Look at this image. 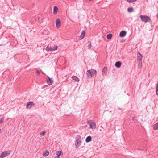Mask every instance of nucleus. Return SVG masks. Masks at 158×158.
<instances>
[{
  "label": "nucleus",
  "mask_w": 158,
  "mask_h": 158,
  "mask_svg": "<svg viewBox=\"0 0 158 158\" xmlns=\"http://www.w3.org/2000/svg\"><path fill=\"white\" fill-rule=\"evenodd\" d=\"M58 10V8L56 6H54L53 8V14H56L57 13Z\"/></svg>",
  "instance_id": "nucleus-15"
},
{
  "label": "nucleus",
  "mask_w": 158,
  "mask_h": 158,
  "mask_svg": "<svg viewBox=\"0 0 158 158\" xmlns=\"http://www.w3.org/2000/svg\"><path fill=\"white\" fill-rule=\"evenodd\" d=\"M40 18L39 17L38 18V21H40Z\"/></svg>",
  "instance_id": "nucleus-32"
},
{
  "label": "nucleus",
  "mask_w": 158,
  "mask_h": 158,
  "mask_svg": "<svg viewBox=\"0 0 158 158\" xmlns=\"http://www.w3.org/2000/svg\"><path fill=\"white\" fill-rule=\"evenodd\" d=\"M90 70L91 71L93 75L96 73V71L95 69H92Z\"/></svg>",
  "instance_id": "nucleus-21"
},
{
  "label": "nucleus",
  "mask_w": 158,
  "mask_h": 158,
  "mask_svg": "<svg viewBox=\"0 0 158 158\" xmlns=\"http://www.w3.org/2000/svg\"><path fill=\"white\" fill-rule=\"evenodd\" d=\"M10 152V150L7 151H4L2 152L0 156V158H3L4 157L7 156Z\"/></svg>",
  "instance_id": "nucleus-3"
},
{
  "label": "nucleus",
  "mask_w": 158,
  "mask_h": 158,
  "mask_svg": "<svg viewBox=\"0 0 158 158\" xmlns=\"http://www.w3.org/2000/svg\"><path fill=\"white\" fill-rule=\"evenodd\" d=\"M61 21L60 19H58L56 21V27H60L61 26Z\"/></svg>",
  "instance_id": "nucleus-7"
},
{
  "label": "nucleus",
  "mask_w": 158,
  "mask_h": 158,
  "mask_svg": "<svg viewBox=\"0 0 158 158\" xmlns=\"http://www.w3.org/2000/svg\"><path fill=\"white\" fill-rule=\"evenodd\" d=\"M72 78L75 81H79V78L76 76H73Z\"/></svg>",
  "instance_id": "nucleus-18"
},
{
  "label": "nucleus",
  "mask_w": 158,
  "mask_h": 158,
  "mask_svg": "<svg viewBox=\"0 0 158 158\" xmlns=\"http://www.w3.org/2000/svg\"><path fill=\"white\" fill-rule=\"evenodd\" d=\"M45 133H46V132L45 131L42 132V133H41L40 134V136L42 137V136H43L44 135H45Z\"/></svg>",
  "instance_id": "nucleus-26"
},
{
  "label": "nucleus",
  "mask_w": 158,
  "mask_h": 158,
  "mask_svg": "<svg viewBox=\"0 0 158 158\" xmlns=\"http://www.w3.org/2000/svg\"><path fill=\"white\" fill-rule=\"evenodd\" d=\"M54 158H60V157L59 156H57L55 157Z\"/></svg>",
  "instance_id": "nucleus-31"
},
{
  "label": "nucleus",
  "mask_w": 158,
  "mask_h": 158,
  "mask_svg": "<svg viewBox=\"0 0 158 158\" xmlns=\"http://www.w3.org/2000/svg\"><path fill=\"white\" fill-rule=\"evenodd\" d=\"M1 133V129H0V134Z\"/></svg>",
  "instance_id": "nucleus-35"
},
{
  "label": "nucleus",
  "mask_w": 158,
  "mask_h": 158,
  "mask_svg": "<svg viewBox=\"0 0 158 158\" xmlns=\"http://www.w3.org/2000/svg\"><path fill=\"white\" fill-rule=\"evenodd\" d=\"M106 37L108 39L110 40L112 38V35L111 34H109L107 35Z\"/></svg>",
  "instance_id": "nucleus-20"
},
{
  "label": "nucleus",
  "mask_w": 158,
  "mask_h": 158,
  "mask_svg": "<svg viewBox=\"0 0 158 158\" xmlns=\"http://www.w3.org/2000/svg\"><path fill=\"white\" fill-rule=\"evenodd\" d=\"M134 118H133V120H134Z\"/></svg>",
  "instance_id": "nucleus-36"
},
{
  "label": "nucleus",
  "mask_w": 158,
  "mask_h": 158,
  "mask_svg": "<svg viewBox=\"0 0 158 158\" xmlns=\"http://www.w3.org/2000/svg\"><path fill=\"white\" fill-rule=\"evenodd\" d=\"M91 0H89V1H91Z\"/></svg>",
  "instance_id": "nucleus-38"
},
{
  "label": "nucleus",
  "mask_w": 158,
  "mask_h": 158,
  "mask_svg": "<svg viewBox=\"0 0 158 158\" xmlns=\"http://www.w3.org/2000/svg\"><path fill=\"white\" fill-rule=\"evenodd\" d=\"M153 129L154 130L158 129V122L153 125Z\"/></svg>",
  "instance_id": "nucleus-16"
},
{
  "label": "nucleus",
  "mask_w": 158,
  "mask_h": 158,
  "mask_svg": "<svg viewBox=\"0 0 158 158\" xmlns=\"http://www.w3.org/2000/svg\"><path fill=\"white\" fill-rule=\"evenodd\" d=\"M88 43L89 44L88 45V48L89 49H90L92 47L91 42L90 41H89L88 42Z\"/></svg>",
  "instance_id": "nucleus-24"
},
{
  "label": "nucleus",
  "mask_w": 158,
  "mask_h": 158,
  "mask_svg": "<svg viewBox=\"0 0 158 158\" xmlns=\"http://www.w3.org/2000/svg\"><path fill=\"white\" fill-rule=\"evenodd\" d=\"M35 104L32 101L28 102L27 104L26 108L27 109H31L32 107L34 106Z\"/></svg>",
  "instance_id": "nucleus-5"
},
{
  "label": "nucleus",
  "mask_w": 158,
  "mask_h": 158,
  "mask_svg": "<svg viewBox=\"0 0 158 158\" xmlns=\"http://www.w3.org/2000/svg\"><path fill=\"white\" fill-rule=\"evenodd\" d=\"M4 119V118H3L0 120V123H2Z\"/></svg>",
  "instance_id": "nucleus-29"
},
{
  "label": "nucleus",
  "mask_w": 158,
  "mask_h": 158,
  "mask_svg": "<svg viewBox=\"0 0 158 158\" xmlns=\"http://www.w3.org/2000/svg\"><path fill=\"white\" fill-rule=\"evenodd\" d=\"M61 153V151H58L56 152V155L59 156H60Z\"/></svg>",
  "instance_id": "nucleus-25"
},
{
  "label": "nucleus",
  "mask_w": 158,
  "mask_h": 158,
  "mask_svg": "<svg viewBox=\"0 0 158 158\" xmlns=\"http://www.w3.org/2000/svg\"><path fill=\"white\" fill-rule=\"evenodd\" d=\"M156 95H158V83L157 84L156 89Z\"/></svg>",
  "instance_id": "nucleus-22"
},
{
  "label": "nucleus",
  "mask_w": 158,
  "mask_h": 158,
  "mask_svg": "<svg viewBox=\"0 0 158 158\" xmlns=\"http://www.w3.org/2000/svg\"><path fill=\"white\" fill-rule=\"evenodd\" d=\"M76 138L77 139L75 143V145L76 146V148H77L80 145L81 140L80 136L79 135H78Z\"/></svg>",
  "instance_id": "nucleus-1"
},
{
  "label": "nucleus",
  "mask_w": 158,
  "mask_h": 158,
  "mask_svg": "<svg viewBox=\"0 0 158 158\" xmlns=\"http://www.w3.org/2000/svg\"><path fill=\"white\" fill-rule=\"evenodd\" d=\"M141 62L142 61H139V63L138 65L139 67L140 68L142 66Z\"/></svg>",
  "instance_id": "nucleus-28"
},
{
  "label": "nucleus",
  "mask_w": 158,
  "mask_h": 158,
  "mask_svg": "<svg viewBox=\"0 0 158 158\" xmlns=\"http://www.w3.org/2000/svg\"><path fill=\"white\" fill-rule=\"evenodd\" d=\"M49 152L48 151L46 150L43 153V156H47L49 155Z\"/></svg>",
  "instance_id": "nucleus-19"
},
{
  "label": "nucleus",
  "mask_w": 158,
  "mask_h": 158,
  "mask_svg": "<svg viewBox=\"0 0 158 158\" xmlns=\"http://www.w3.org/2000/svg\"><path fill=\"white\" fill-rule=\"evenodd\" d=\"M48 79L47 80V83L49 85H52L53 83V81L48 76H47Z\"/></svg>",
  "instance_id": "nucleus-8"
},
{
  "label": "nucleus",
  "mask_w": 158,
  "mask_h": 158,
  "mask_svg": "<svg viewBox=\"0 0 158 158\" xmlns=\"http://www.w3.org/2000/svg\"><path fill=\"white\" fill-rule=\"evenodd\" d=\"M92 140V137L90 136H88L85 139V141L87 143L90 142Z\"/></svg>",
  "instance_id": "nucleus-14"
},
{
  "label": "nucleus",
  "mask_w": 158,
  "mask_h": 158,
  "mask_svg": "<svg viewBox=\"0 0 158 158\" xmlns=\"http://www.w3.org/2000/svg\"><path fill=\"white\" fill-rule=\"evenodd\" d=\"M86 74L89 78H90L92 77L93 75L90 70H88L86 72Z\"/></svg>",
  "instance_id": "nucleus-10"
},
{
  "label": "nucleus",
  "mask_w": 158,
  "mask_h": 158,
  "mask_svg": "<svg viewBox=\"0 0 158 158\" xmlns=\"http://www.w3.org/2000/svg\"><path fill=\"white\" fill-rule=\"evenodd\" d=\"M150 20V18L149 17V20Z\"/></svg>",
  "instance_id": "nucleus-34"
},
{
  "label": "nucleus",
  "mask_w": 158,
  "mask_h": 158,
  "mask_svg": "<svg viewBox=\"0 0 158 158\" xmlns=\"http://www.w3.org/2000/svg\"><path fill=\"white\" fill-rule=\"evenodd\" d=\"M58 48V46H55L53 47H49L48 46L46 48V50L47 51H52L57 50Z\"/></svg>",
  "instance_id": "nucleus-4"
},
{
  "label": "nucleus",
  "mask_w": 158,
  "mask_h": 158,
  "mask_svg": "<svg viewBox=\"0 0 158 158\" xmlns=\"http://www.w3.org/2000/svg\"><path fill=\"white\" fill-rule=\"evenodd\" d=\"M36 73H37V74L38 75H39L40 74V72H39V71L38 70H37L36 71Z\"/></svg>",
  "instance_id": "nucleus-30"
},
{
  "label": "nucleus",
  "mask_w": 158,
  "mask_h": 158,
  "mask_svg": "<svg viewBox=\"0 0 158 158\" xmlns=\"http://www.w3.org/2000/svg\"><path fill=\"white\" fill-rule=\"evenodd\" d=\"M137 0H127V1L129 3H132L136 1Z\"/></svg>",
  "instance_id": "nucleus-27"
},
{
  "label": "nucleus",
  "mask_w": 158,
  "mask_h": 158,
  "mask_svg": "<svg viewBox=\"0 0 158 158\" xmlns=\"http://www.w3.org/2000/svg\"><path fill=\"white\" fill-rule=\"evenodd\" d=\"M42 73H43V74H44V73L42 72Z\"/></svg>",
  "instance_id": "nucleus-37"
},
{
  "label": "nucleus",
  "mask_w": 158,
  "mask_h": 158,
  "mask_svg": "<svg viewBox=\"0 0 158 158\" xmlns=\"http://www.w3.org/2000/svg\"><path fill=\"white\" fill-rule=\"evenodd\" d=\"M127 11L129 12H131L133 11V8L132 7L128 8L127 9Z\"/></svg>",
  "instance_id": "nucleus-23"
},
{
  "label": "nucleus",
  "mask_w": 158,
  "mask_h": 158,
  "mask_svg": "<svg viewBox=\"0 0 158 158\" xmlns=\"http://www.w3.org/2000/svg\"><path fill=\"white\" fill-rule=\"evenodd\" d=\"M126 31H122L120 32L119 36L121 37H123L126 35Z\"/></svg>",
  "instance_id": "nucleus-11"
},
{
  "label": "nucleus",
  "mask_w": 158,
  "mask_h": 158,
  "mask_svg": "<svg viewBox=\"0 0 158 158\" xmlns=\"http://www.w3.org/2000/svg\"><path fill=\"white\" fill-rule=\"evenodd\" d=\"M107 69L106 67H104L102 71V74H105L107 72Z\"/></svg>",
  "instance_id": "nucleus-17"
},
{
  "label": "nucleus",
  "mask_w": 158,
  "mask_h": 158,
  "mask_svg": "<svg viewBox=\"0 0 158 158\" xmlns=\"http://www.w3.org/2000/svg\"><path fill=\"white\" fill-rule=\"evenodd\" d=\"M139 55L137 56V60L139 61H141L142 59V58L143 56L142 55L138 52Z\"/></svg>",
  "instance_id": "nucleus-9"
},
{
  "label": "nucleus",
  "mask_w": 158,
  "mask_h": 158,
  "mask_svg": "<svg viewBox=\"0 0 158 158\" xmlns=\"http://www.w3.org/2000/svg\"><path fill=\"white\" fill-rule=\"evenodd\" d=\"M156 17L157 18H158V13H157V14L156 15Z\"/></svg>",
  "instance_id": "nucleus-33"
},
{
  "label": "nucleus",
  "mask_w": 158,
  "mask_h": 158,
  "mask_svg": "<svg viewBox=\"0 0 158 158\" xmlns=\"http://www.w3.org/2000/svg\"><path fill=\"white\" fill-rule=\"evenodd\" d=\"M85 31L83 30L82 31L81 35L80 36V40L82 39L85 37Z\"/></svg>",
  "instance_id": "nucleus-12"
},
{
  "label": "nucleus",
  "mask_w": 158,
  "mask_h": 158,
  "mask_svg": "<svg viewBox=\"0 0 158 158\" xmlns=\"http://www.w3.org/2000/svg\"><path fill=\"white\" fill-rule=\"evenodd\" d=\"M87 123L89 125L91 128L92 129H95L96 128V124L95 122L93 120H89L87 121Z\"/></svg>",
  "instance_id": "nucleus-2"
},
{
  "label": "nucleus",
  "mask_w": 158,
  "mask_h": 158,
  "mask_svg": "<svg viewBox=\"0 0 158 158\" xmlns=\"http://www.w3.org/2000/svg\"><path fill=\"white\" fill-rule=\"evenodd\" d=\"M140 17L142 21L145 22L148 21V16L141 15Z\"/></svg>",
  "instance_id": "nucleus-6"
},
{
  "label": "nucleus",
  "mask_w": 158,
  "mask_h": 158,
  "mask_svg": "<svg viewBox=\"0 0 158 158\" xmlns=\"http://www.w3.org/2000/svg\"><path fill=\"white\" fill-rule=\"evenodd\" d=\"M121 65V63L120 61L116 62L115 64V67L118 68H120Z\"/></svg>",
  "instance_id": "nucleus-13"
}]
</instances>
